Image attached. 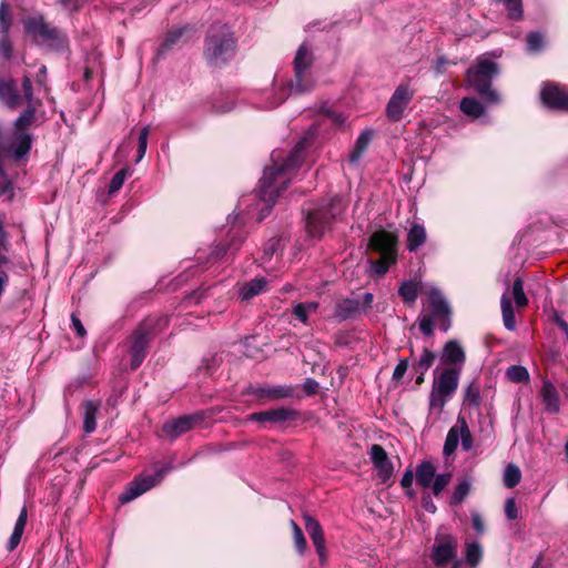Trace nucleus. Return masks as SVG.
Listing matches in <instances>:
<instances>
[{"label": "nucleus", "instance_id": "23", "mask_svg": "<svg viewBox=\"0 0 568 568\" xmlns=\"http://www.w3.org/2000/svg\"><path fill=\"white\" fill-rule=\"evenodd\" d=\"M436 469L434 465L428 462H422L415 470L416 483L423 488H429L435 477Z\"/></svg>", "mask_w": 568, "mask_h": 568}, {"label": "nucleus", "instance_id": "51", "mask_svg": "<svg viewBox=\"0 0 568 568\" xmlns=\"http://www.w3.org/2000/svg\"><path fill=\"white\" fill-rule=\"evenodd\" d=\"M27 519H28L27 508L23 507L21 509L19 516H18V519L16 521V525H14L12 534L19 535V536L22 537L23 530H24L26 525H27Z\"/></svg>", "mask_w": 568, "mask_h": 568}, {"label": "nucleus", "instance_id": "45", "mask_svg": "<svg viewBox=\"0 0 568 568\" xmlns=\"http://www.w3.org/2000/svg\"><path fill=\"white\" fill-rule=\"evenodd\" d=\"M544 38L539 32H531L527 37V48L530 52L536 53L544 48Z\"/></svg>", "mask_w": 568, "mask_h": 568}, {"label": "nucleus", "instance_id": "42", "mask_svg": "<svg viewBox=\"0 0 568 568\" xmlns=\"http://www.w3.org/2000/svg\"><path fill=\"white\" fill-rule=\"evenodd\" d=\"M291 525L293 528V539L295 548L300 554H304L306 550V539L303 535V531L295 521H291Z\"/></svg>", "mask_w": 568, "mask_h": 568}, {"label": "nucleus", "instance_id": "13", "mask_svg": "<svg viewBox=\"0 0 568 568\" xmlns=\"http://www.w3.org/2000/svg\"><path fill=\"white\" fill-rule=\"evenodd\" d=\"M369 456L377 470L378 477L383 483H386L393 475V464L386 450L381 445L374 444L371 447Z\"/></svg>", "mask_w": 568, "mask_h": 568}, {"label": "nucleus", "instance_id": "34", "mask_svg": "<svg viewBox=\"0 0 568 568\" xmlns=\"http://www.w3.org/2000/svg\"><path fill=\"white\" fill-rule=\"evenodd\" d=\"M459 435L460 429L456 426H453L446 436L445 444H444V454L446 456H449L452 453H454L459 444Z\"/></svg>", "mask_w": 568, "mask_h": 568}, {"label": "nucleus", "instance_id": "24", "mask_svg": "<svg viewBox=\"0 0 568 568\" xmlns=\"http://www.w3.org/2000/svg\"><path fill=\"white\" fill-rule=\"evenodd\" d=\"M373 134L374 132L372 130H365L359 134L355 142L354 149L349 154L351 163L356 164L359 161L361 156L371 143Z\"/></svg>", "mask_w": 568, "mask_h": 568}, {"label": "nucleus", "instance_id": "16", "mask_svg": "<svg viewBox=\"0 0 568 568\" xmlns=\"http://www.w3.org/2000/svg\"><path fill=\"white\" fill-rule=\"evenodd\" d=\"M199 415L183 416L175 420L164 424L163 433L172 438H176L180 435L189 432L193 426L200 422Z\"/></svg>", "mask_w": 568, "mask_h": 568}, {"label": "nucleus", "instance_id": "52", "mask_svg": "<svg viewBox=\"0 0 568 568\" xmlns=\"http://www.w3.org/2000/svg\"><path fill=\"white\" fill-rule=\"evenodd\" d=\"M23 98L29 105H33V90L30 77L24 75L22 80Z\"/></svg>", "mask_w": 568, "mask_h": 568}, {"label": "nucleus", "instance_id": "40", "mask_svg": "<svg viewBox=\"0 0 568 568\" xmlns=\"http://www.w3.org/2000/svg\"><path fill=\"white\" fill-rule=\"evenodd\" d=\"M450 479H452L450 473L435 475L429 488H432V491L435 496H438L445 489V487L449 484Z\"/></svg>", "mask_w": 568, "mask_h": 568}, {"label": "nucleus", "instance_id": "21", "mask_svg": "<svg viewBox=\"0 0 568 568\" xmlns=\"http://www.w3.org/2000/svg\"><path fill=\"white\" fill-rule=\"evenodd\" d=\"M100 402L88 400L83 405V429L85 433H93L97 428V414Z\"/></svg>", "mask_w": 568, "mask_h": 568}, {"label": "nucleus", "instance_id": "38", "mask_svg": "<svg viewBox=\"0 0 568 568\" xmlns=\"http://www.w3.org/2000/svg\"><path fill=\"white\" fill-rule=\"evenodd\" d=\"M513 297L518 307H525L528 304V298L524 292V283L521 278H516L513 284Z\"/></svg>", "mask_w": 568, "mask_h": 568}, {"label": "nucleus", "instance_id": "11", "mask_svg": "<svg viewBox=\"0 0 568 568\" xmlns=\"http://www.w3.org/2000/svg\"><path fill=\"white\" fill-rule=\"evenodd\" d=\"M540 95L548 108L568 111V88L545 84Z\"/></svg>", "mask_w": 568, "mask_h": 568}, {"label": "nucleus", "instance_id": "57", "mask_svg": "<svg viewBox=\"0 0 568 568\" xmlns=\"http://www.w3.org/2000/svg\"><path fill=\"white\" fill-rule=\"evenodd\" d=\"M471 523H473L474 529L478 534H483L485 531V525H484V521L479 514H477V513L471 514Z\"/></svg>", "mask_w": 568, "mask_h": 568}, {"label": "nucleus", "instance_id": "58", "mask_svg": "<svg viewBox=\"0 0 568 568\" xmlns=\"http://www.w3.org/2000/svg\"><path fill=\"white\" fill-rule=\"evenodd\" d=\"M0 54L7 59H9L12 54V47L7 38H3L0 41Z\"/></svg>", "mask_w": 568, "mask_h": 568}, {"label": "nucleus", "instance_id": "53", "mask_svg": "<svg viewBox=\"0 0 568 568\" xmlns=\"http://www.w3.org/2000/svg\"><path fill=\"white\" fill-rule=\"evenodd\" d=\"M505 515L507 519L515 520L518 518V508L515 498H508L505 501Z\"/></svg>", "mask_w": 568, "mask_h": 568}, {"label": "nucleus", "instance_id": "31", "mask_svg": "<svg viewBox=\"0 0 568 568\" xmlns=\"http://www.w3.org/2000/svg\"><path fill=\"white\" fill-rule=\"evenodd\" d=\"M449 397L450 395L437 392L436 389L432 388L429 396V410L432 413L435 412L440 414Z\"/></svg>", "mask_w": 568, "mask_h": 568}, {"label": "nucleus", "instance_id": "50", "mask_svg": "<svg viewBox=\"0 0 568 568\" xmlns=\"http://www.w3.org/2000/svg\"><path fill=\"white\" fill-rule=\"evenodd\" d=\"M293 415L292 410L287 408L271 409L270 422H284L291 418Z\"/></svg>", "mask_w": 568, "mask_h": 568}, {"label": "nucleus", "instance_id": "35", "mask_svg": "<svg viewBox=\"0 0 568 568\" xmlns=\"http://www.w3.org/2000/svg\"><path fill=\"white\" fill-rule=\"evenodd\" d=\"M470 488H471V483L468 479H464L463 481H460L456 486V488L450 497V505L456 506V505L462 504L464 501V499L466 498V496L469 494Z\"/></svg>", "mask_w": 568, "mask_h": 568}, {"label": "nucleus", "instance_id": "26", "mask_svg": "<svg viewBox=\"0 0 568 568\" xmlns=\"http://www.w3.org/2000/svg\"><path fill=\"white\" fill-rule=\"evenodd\" d=\"M501 313L505 327L509 331L515 329L516 321H515V312L511 304V300L508 294H503L500 300Z\"/></svg>", "mask_w": 568, "mask_h": 568}, {"label": "nucleus", "instance_id": "29", "mask_svg": "<svg viewBox=\"0 0 568 568\" xmlns=\"http://www.w3.org/2000/svg\"><path fill=\"white\" fill-rule=\"evenodd\" d=\"M506 377L513 383H528L530 379L526 367L521 365H511L506 369Z\"/></svg>", "mask_w": 568, "mask_h": 568}, {"label": "nucleus", "instance_id": "55", "mask_svg": "<svg viewBox=\"0 0 568 568\" xmlns=\"http://www.w3.org/2000/svg\"><path fill=\"white\" fill-rule=\"evenodd\" d=\"M71 323H72V327L77 332L78 336H80V337L85 336L87 331H85L84 326L82 325L80 318L75 314L71 315Z\"/></svg>", "mask_w": 568, "mask_h": 568}, {"label": "nucleus", "instance_id": "56", "mask_svg": "<svg viewBox=\"0 0 568 568\" xmlns=\"http://www.w3.org/2000/svg\"><path fill=\"white\" fill-rule=\"evenodd\" d=\"M303 389L307 395H313L318 389V383L313 378H307L303 384Z\"/></svg>", "mask_w": 568, "mask_h": 568}, {"label": "nucleus", "instance_id": "41", "mask_svg": "<svg viewBox=\"0 0 568 568\" xmlns=\"http://www.w3.org/2000/svg\"><path fill=\"white\" fill-rule=\"evenodd\" d=\"M304 521H305V529H306L308 536L311 537V539H315V538H320V537L324 536L322 526L316 519H314L311 516H305Z\"/></svg>", "mask_w": 568, "mask_h": 568}, {"label": "nucleus", "instance_id": "27", "mask_svg": "<svg viewBox=\"0 0 568 568\" xmlns=\"http://www.w3.org/2000/svg\"><path fill=\"white\" fill-rule=\"evenodd\" d=\"M266 281L264 278H254L251 282L244 284L240 291L242 300H250L265 290Z\"/></svg>", "mask_w": 568, "mask_h": 568}, {"label": "nucleus", "instance_id": "32", "mask_svg": "<svg viewBox=\"0 0 568 568\" xmlns=\"http://www.w3.org/2000/svg\"><path fill=\"white\" fill-rule=\"evenodd\" d=\"M398 293L404 302L414 303L418 296V285L414 281H406L400 285Z\"/></svg>", "mask_w": 568, "mask_h": 568}, {"label": "nucleus", "instance_id": "33", "mask_svg": "<svg viewBox=\"0 0 568 568\" xmlns=\"http://www.w3.org/2000/svg\"><path fill=\"white\" fill-rule=\"evenodd\" d=\"M318 304L316 302L300 303L294 306L293 314L304 324L307 323L310 314L316 312Z\"/></svg>", "mask_w": 568, "mask_h": 568}, {"label": "nucleus", "instance_id": "12", "mask_svg": "<svg viewBox=\"0 0 568 568\" xmlns=\"http://www.w3.org/2000/svg\"><path fill=\"white\" fill-rule=\"evenodd\" d=\"M456 550V539L452 536H444L434 545L432 559L436 566H444L455 557Z\"/></svg>", "mask_w": 568, "mask_h": 568}, {"label": "nucleus", "instance_id": "54", "mask_svg": "<svg viewBox=\"0 0 568 568\" xmlns=\"http://www.w3.org/2000/svg\"><path fill=\"white\" fill-rule=\"evenodd\" d=\"M407 369H408V361L400 359L394 369L393 378L396 381L402 379L404 377V375L406 374Z\"/></svg>", "mask_w": 568, "mask_h": 568}, {"label": "nucleus", "instance_id": "22", "mask_svg": "<svg viewBox=\"0 0 568 568\" xmlns=\"http://www.w3.org/2000/svg\"><path fill=\"white\" fill-rule=\"evenodd\" d=\"M359 312V301L355 298H344L335 306L334 316L338 320H347Z\"/></svg>", "mask_w": 568, "mask_h": 568}, {"label": "nucleus", "instance_id": "36", "mask_svg": "<svg viewBox=\"0 0 568 568\" xmlns=\"http://www.w3.org/2000/svg\"><path fill=\"white\" fill-rule=\"evenodd\" d=\"M435 358H436L435 353H433L432 351H429L427 348H424L420 354L419 359L415 363L414 368L418 373H422V375H424L429 369V367L433 365Z\"/></svg>", "mask_w": 568, "mask_h": 568}, {"label": "nucleus", "instance_id": "63", "mask_svg": "<svg viewBox=\"0 0 568 568\" xmlns=\"http://www.w3.org/2000/svg\"><path fill=\"white\" fill-rule=\"evenodd\" d=\"M47 78V68L45 65H41L39 73L37 74L36 82L38 85H44Z\"/></svg>", "mask_w": 568, "mask_h": 568}, {"label": "nucleus", "instance_id": "15", "mask_svg": "<svg viewBox=\"0 0 568 568\" xmlns=\"http://www.w3.org/2000/svg\"><path fill=\"white\" fill-rule=\"evenodd\" d=\"M458 382L459 369L449 367L444 369L440 375L434 379L432 388L452 396L458 387Z\"/></svg>", "mask_w": 568, "mask_h": 568}, {"label": "nucleus", "instance_id": "1", "mask_svg": "<svg viewBox=\"0 0 568 568\" xmlns=\"http://www.w3.org/2000/svg\"><path fill=\"white\" fill-rule=\"evenodd\" d=\"M304 146L305 140L300 141L285 159H282L280 151L272 153L273 164L263 171L257 189L258 197L266 204L268 211L276 197L286 189L293 171L300 163V154Z\"/></svg>", "mask_w": 568, "mask_h": 568}, {"label": "nucleus", "instance_id": "64", "mask_svg": "<svg viewBox=\"0 0 568 568\" xmlns=\"http://www.w3.org/2000/svg\"><path fill=\"white\" fill-rule=\"evenodd\" d=\"M181 34H182V30L171 32L166 38L165 45H171V44L175 43V41L178 40V38Z\"/></svg>", "mask_w": 568, "mask_h": 568}, {"label": "nucleus", "instance_id": "4", "mask_svg": "<svg viewBox=\"0 0 568 568\" xmlns=\"http://www.w3.org/2000/svg\"><path fill=\"white\" fill-rule=\"evenodd\" d=\"M497 73L496 63L486 57H481L478 59L477 67L467 71L466 80L488 103H497L499 101L498 93L490 88L491 79Z\"/></svg>", "mask_w": 568, "mask_h": 568}, {"label": "nucleus", "instance_id": "7", "mask_svg": "<svg viewBox=\"0 0 568 568\" xmlns=\"http://www.w3.org/2000/svg\"><path fill=\"white\" fill-rule=\"evenodd\" d=\"M24 27L27 32L41 44L59 49L64 43V36L59 30L45 24L41 17L26 20Z\"/></svg>", "mask_w": 568, "mask_h": 568}, {"label": "nucleus", "instance_id": "18", "mask_svg": "<svg viewBox=\"0 0 568 568\" xmlns=\"http://www.w3.org/2000/svg\"><path fill=\"white\" fill-rule=\"evenodd\" d=\"M0 99L10 108L16 109L21 103V97L17 93L16 83L13 80L0 79Z\"/></svg>", "mask_w": 568, "mask_h": 568}, {"label": "nucleus", "instance_id": "46", "mask_svg": "<svg viewBox=\"0 0 568 568\" xmlns=\"http://www.w3.org/2000/svg\"><path fill=\"white\" fill-rule=\"evenodd\" d=\"M126 175H128L126 169H122L114 174V176L112 178L110 185H109V194H113L122 187V185L126 179Z\"/></svg>", "mask_w": 568, "mask_h": 568}, {"label": "nucleus", "instance_id": "28", "mask_svg": "<svg viewBox=\"0 0 568 568\" xmlns=\"http://www.w3.org/2000/svg\"><path fill=\"white\" fill-rule=\"evenodd\" d=\"M521 471L519 467L515 464H508L505 467L503 481L507 488H514L520 483Z\"/></svg>", "mask_w": 568, "mask_h": 568}, {"label": "nucleus", "instance_id": "3", "mask_svg": "<svg viewBox=\"0 0 568 568\" xmlns=\"http://www.w3.org/2000/svg\"><path fill=\"white\" fill-rule=\"evenodd\" d=\"M368 245L381 254L378 261H369L372 272L377 276H383L389 266L396 262L397 236L385 230H379L371 235Z\"/></svg>", "mask_w": 568, "mask_h": 568}, {"label": "nucleus", "instance_id": "19", "mask_svg": "<svg viewBox=\"0 0 568 568\" xmlns=\"http://www.w3.org/2000/svg\"><path fill=\"white\" fill-rule=\"evenodd\" d=\"M253 394L257 397H267L271 399H282V398L292 397L294 394V387L291 385L258 387L253 390Z\"/></svg>", "mask_w": 568, "mask_h": 568}, {"label": "nucleus", "instance_id": "9", "mask_svg": "<svg viewBox=\"0 0 568 568\" xmlns=\"http://www.w3.org/2000/svg\"><path fill=\"white\" fill-rule=\"evenodd\" d=\"M165 471L166 468H162L158 470L154 475L136 478L129 485L126 490L120 495V501L125 504L144 494L145 491L154 487L158 483H160Z\"/></svg>", "mask_w": 568, "mask_h": 568}, {"label": "nucleus", "instance_id": "25", "mask_svg": "<svg viewBox=\"0 0 568 568\" xmlns=\"http://www.w3.org/2000/svg\"><path fill=\"white\" fill-rule=\"evenodd\" d=\"M426 240L425 227L420 224H413L407 234V247L410 252L416 251Z\"/></svg>", "mask_w": 568, "mask_h": 568}, {"label": "nucleus", "instance_id": "8", "mask_svg": "<svg viewBox=\"0 0 568 568\" xmlns=\"http://www.w3.org/2000/svg\"><path fill=\"white\" fill-rule=\"evenodd\" d=\"M415 91L408 83H400L392 94L387 105L386 115L393 121L397 122L403 119L408 104L414 98Z\"/></svg>", "mask_w": 568, "mask_h": 568}, {"label": "nucleus", "instance_id": "60", "mask_svg": "<svg viewBox=\"0 0 568 568\" xmlns=\"http://www.w3.org/2000/svg\"><path fill=\"white\" fill-rule=\"evenodd\" d=\"M323 111L326 113V115H327L328 118H331V119H332V121H333L335 124H337V125H342V124L345 122V118H344L342 114H339V113H334V112H332V111H329V110H327V109H325V110H323Z\"/></svg>", "mask_w": 568, "mask_h": 568}, {"label": "nucleus", "instance_id": "6", "mask_svg": "<svg viewBox=\"0 0 568 568\" xmlns=\"http://www.w3.org/2000/svg\"><path fill=\"white\" fill-rule=\"evenodd\" d=\"M343 211L339 199L308 212L306 217V231L314 239H321L329 229L332 221Z\"/></svg>", "mask_w": 568, "mask_h": 568}, {"label": "nucleus", "instance_id": "47", "mask_svg": "<svg viewBox=\"0 0 568 568\" xmlns=\"http://www.w3.org/2000/svg\"><path fill=\"white\" fill-rule=\"evenodd\" d=\"M11 26V14L6 2L0 4V32L7 33Z\"/></svg>", "mask_w": 568, "mask_h": 568}, {"label": "nucleus", "instance_id": "49", "mask_svg": "<svg viewBox=\"0 0 568 568\" xmlns=\"http://www.w3.org/2000/svg\"><path fill=\"white\" fill-rule=\"evenodd\" d=\"M435 322H442L440 320H435L430 314L424 315L419 320V328L423 334L430 335L433 333V326Z\"/></svg>", "mask_w": 568, "mask_h": 568}, {"label": "nucleus", "instance_id": "10", "mask_svg": "<svg viewBox=\"0 0 568 568\" xmlns=\"http://www.w3.org/2000/svg\"><path fill=\"white\" fill-rule=\"evenodd\" d=\"M426 295L428 298V307L430 311V315L435 320H440L444 324V328L446 329V322H448L450 315V307L448 302L446 301L442 292L434 286L427 288Z\"/></svg>", "mask_w": 568, "mask_h": 568}, {"label": "nucleus", "instance_id": "37", "mask_svg": "<svg viewBox=\"0 0 568 568\" xmlns=\"http://www.w3.org/2000/svg\"><path fill=\"white\" fill-rule=\"evenodd\" d=\"M481 557L483 549L478 542L473 541L466 545V561L469 565L476 566L481 560Z\"/></svg>", "mask_w": 568, "mask_h": 568}, {"label": "nucleus", "instance_id": "30", "mask_svg": "<svg viewBox=\"0 0 568 568\" xmlns=\"http://www.w3.org/2000/svg\"><path fill=\"white\" fill-rule=\"evenodd\" d=\"M460 110L473 118H478L485 112L481 103L473 98H464L460 102Z\"/></svg>", "mask_w": 568, "mask_h": 568}, {"label": "nucleus", "instance_id": "20", "mask_svg": "<svg viewBox=\"0 0 568 568\" xmlns=\"http://www.w3.org/2000/svg\"><path fill=\"white\" fill-rule=\"evenodd\" d=\"M443 358L445 363L463 365L466 356L464 348L457 341H449L444 346Z\"/></svg>", "mask_w": 568, "mask_h": 568}, {"label": "nucleus", "instance_id": "62", "mask_svg": "<svg viewBox=\"0 0 568 568\" xmlns=\"http://www.w3.org/2000/svg\"><path fill=\"white\" fill-rule=\"evenodd\" d=\"M271 410L255 413L251 415V419L256 422H270Z\"/></svg>", "mask_w": 568, "mask_h": 568}, {"label": "nucleus", "instance_id": "59", "mask_svg": "<svg viewBox=\"0 0 568 568\" xmlns=\"http://www.w3.org/2000/svg\"><path fill=\"white\" fill-rule=\"evenodd\" d=\"M413 481H414V473L408 469L404 473L400 484L404 488H408L412 486Z\"/></svg>", "mask_w": 568, "mask_h": 568}, {"label": "nucleus", "instance_id": "5", "mask_svg": "<svg viewBox=\"0 0 568 568\" xmlns=\"http://www.w3.org/2000/svg\"><path fill=\"white\" fill-rule=\"evenodd\" d=\"M313 54L306 43L301 44L294 59V80L288 83V94H302L314 88V80L308 72Z\"/></svg>", "mask_w": 568, "mask_h": 568}, {"label": "nucleus", "instance_id": "44", "mask_svg": "<svg viewBox=\"0 0 568 568\" xmlns=\"http://www.w3.org/2000/svg\"><path fill=\"white\" fill-rule=\"evenodd\" d=\"M149 133H150L149 126L142 128L139 133L136 162L141 161L143 159V156L145 155L146 148H148Z\"/></svg>", "mask_w": 568, "mask_h": 568}, {"label": "nucleus", "instance_id": "2", "mask_svg": "<svg viewBox=\"0 0 568 568\" xmlns=\"http://www.w3.org/2000/svg\"><path fill=\"white\" fill-rule=\"evenodd\" d=\"M235 53V39L225 26L214 27L206 38L204 55L212 65H221Z\"/></svg>", "mask_w": 568, "mask_h": 568}, {"label": "nucleus", "instance_id": "39", "mask_svg": "<svg viewBox=\"0 0 568 568\" xmlns=\"http://www.w3.org/2000/svg\"><path fill=\"white\" fill-rule=\"evenodd\" d=\"M457 427L460 429L459 440L464 450L468 452L473 448V436L465 419H458Z\"/></svg>", "mask_w": 568, "mask_h": 568}, {"label": "nucleus", "instance_id": "43", "mask_svg": "<svg viewBox=\"0 0 568 568\" xmlns=\"http://www.w3.org/2000/svg\"><path fill=\"white\" fill-rule=\"evenodd\" d=\"M465 403L473 406H479L480 404V392L479 387L471 383L465 390Z\"/></svg>", "mask_w": 568, "mask_h": 568}, {"label": "nucleus", "instance_id": "14", "mask_svg": "<svg viewBox=\"0 0 568 568\" xmlns=\"http://www.w3.org/2000/svg\"><path fill=\"white\" fill-rule=\"evenodd\" d=\"M149 341H150L149 333L143 327H140L139 329H136L134 332L133 342H132V346H131V353H132L131 367L133 369L138 368L142 364V362L145 357Z\"/></svg>", "mask_w": 568, "mask_h": 568}, {"label": "nucleus", "instance_id": "61", "mask_svg": "<svg viewBox=\"0 0 568 568\" xmlns=\"http://www.w3.org/2000/svg\"><path fill=\"white\" fill-rule=\"evenodd\" d=\"M20 541H21V536L11 534L8 545H7V549L9 551L14 550Z\"/></svg>", "mask_w": 568, "mask_h": 568}, {"label": "nucleus", "instance_id": "17", "mask_svg": "<svg viewBox=\"0 0 568 568\" xmlns=\"http://www.w3.org/2000/svg\"><path fill=\"white\" fill-rule=\"evenodd\" d=\"M540 397L548 413H557L560 407L559 394L551 382L544 379L540 388Z\"/></svg>", "mask_w": 568, "mask_h": 568}, {"label": "nucleus", "instance_id": "48", "mask_svg": "<svg viewBox=\"0 0 568 568\" xmlns=\"http://www.w3.org/2000/svg\"><path fill=\"white\" fill-rule=\"evenodd\" d=\"M313 545L315 547V550L320 558V565L324 566L327 561V549H326V541L325 537H320L312 539Z\"/></svg>", "mask_w": 568, "mask_h": 568}]
</instances>
